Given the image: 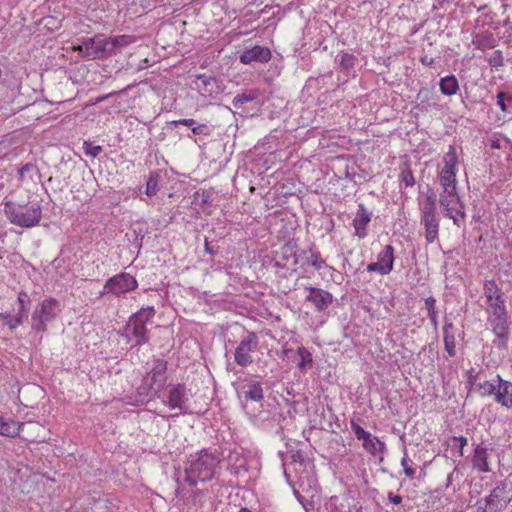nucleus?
<instances>
[{"instance_id":"nucleus-1","label":"nucleus","mask_w":512,"mask_h":512,"mask_svg":"<svg viewBox=\"0 0 512 512\" xmlns=\"http://www.w3.org/2000/svg\"><path fill=\"white\" fill-rule=\"evenodd\" d=\"M220 462L217 456L208 450H199L190 456L186 462V480L191 485L210 480L215 472V467Z\"/></svg>"},{"instance_id":"nucleus-2","label":"nucleus","mask_w":512,"mask_h":512,"mask_svg":"<svg viewBox=\"0 0 512 512\" xmlns=\"http://www.w3.org/2000/svg\"><path fill=\"white\" fill-rule=\"evenodd\" d=\"M419 211L426 243L432 244L438 239L440 219L437 214L436 195L430 188L424 199L419 200Z\"/></svg>"},{"instance_id":"nucleus-3","label":"nucleus","mask_w":512,"mask_h":512,"mask_svg":"<svg viewBox=\"0 0 512 512\" xmlns=\"http://www.w3.org/2000/svg\"><path fill=\"white\" fill-rule=\"evenodd\" d=\"M156 311L153 306L141 308L136 313L132 314L125 325L121 336L125 337L129 342L132 339L136 340V346H142L149 341V335L146 325L152 322Z\"/></svg>"},{"instance_id":"nucleus-4","label":"nucleus","mask_w":512,"mask_h":512,"mask_svg":"<svg viewBox=\"0 0 512 512\" xmlns=\"http://www.w3.org/2000/svg\"><path fill=\"white\" fill-rule=\"evenodd\" d=\"M4 212L8 220L22 228H31L39 224L42 218V209L38 203L19 204L6 202Z\"/></svg>"},{"instance_id":"nucleus-5","label":"nucleus","mask_w":512,"mask_h":512,"mask_svg":"<svg viewBox=\"0 0 512 512\" xmlns=\"http://www.w3.org/2000/svg\"><path fill=\"white\" fill-rule=\"evenodd\" d=\"M60 303L54 298L44 299L39 303L31 316V327L34 331L45 332L47 324L52 322L60 313Z\"/></svg>"},{"instance_id":"nucleus-6","label":"nucleus","mask_w":512,"mask_h":512,"mask_svg":"<svg viewBox=\"0 0 512 512\" xmlns=\"http://www.w3.org/2000/svg\"><path fill=\"white\" fill-rule=\"evenodd\" d=\"M73 50L83 57L92 59H105L112 56L109 38L102 34L83 39L81 44L73 47Z\"/></svg>"},{"instance_id":"nucleus-7","label":"nucleus","mask_w":512,"mask_h":512,"mask_svg":"<svg viewBox=\"0 0 512 512\" xmlns=\"http://www.w3.org/2000/svg\"><path fill=\"white\" fill-rule=\"evenodd\" d=\"M457 165L458 157L456 148L450 145L448 152L443 156V167L438 174L439 184L442 190H457Z\"/></svg>"},{"instance_id":"nucleus-8","label":"nucleus","mask_w":512,"mask_h":512,"mask_svg":"<svg viewBox=\"0 0 512 512\" xmlns=\"http://www.w3.org/2000/svg\"><path fill=\"white\" fill-rule=\"evenodd\" d=\"M138 287L137 280L129 273H119L109 278L103 289L99 292V297L111 294L116 297L124 296L126 293L135 290Z\"/></svg>"},{"instance_id":"nucleus-9","label":"nucleus","mask_w":512,"mask_h":512,"mask_svg":"<svg viewBox=\"0 0 512 512\" xmlns=\"http://www.w3.org/2000/svg\"><path fill=\"white\" fill-rule=\"evenodd\" d=\"M259 338L255 332H247L235 349L234 361L241 367H247L253 362L251 353L258 349Z\"/></svg>"},{"instance_id":"nucleus-10","label":"nucleus","mask_w":512,"mask_h":512,"mask_svg":"<svg viewBox=\"0 0 512 512\" xmlns=\"http://www.w3.org/2000/svg\"><path fill=\"white\" fill-rule=\"evenodd\" d=\"M439 203L445 212V216L452 219L453 223L460 227L457 216H454V211L460 214L462 219L465 218V212L457 190H442L439 195Z\"/></svg>"},{"instance_id":"nucleus-11","label":"nucleus","mask_w":512,"mask_h":512,"mask_svg":"<svg viewBox=\"0 0 512 512\" xmlns=\"http://www.w3.org/2000/svg\"><path fill=\"white\" fill-rule=\"evenodd\" d=\"M512 499L511 489L505 483H500L494 490L484 499L486 506L490 512L503 511Z\"/></svg>"},{"instance_id":"nucleus-12","label":"nucleus","mask_w":512,"mask_h":512,"mask_svg":"<svg viewBox=\"0 0 512 512\" xmlns=\"http://www.w3.org/2000/svg\"><path fill=\"white\" fill-rule=\"evenodd\" d=\"M487 322L496 337L493 344L499 349H507L510 335L508 317H487Z\"/></svg>"},{"instance_id":"nucleus-13","label":"nucleus","mask_w":512,"mask_h":512,"mask_svg":"<svg viewBox=\"0 0 512 512\" xmlns=\"http://www.w3.org/2000/svg\"><path fill=\"white\" fill-rule=\"evenodd\" d=\"M272 57L271 50L268 47L255 45L251 49L244 51L239 60L242 64L248 65L253 62L267 63Z\"/></svg>"},{"instance_id":"nucleus-14","label":"nucleus","mask_w":512,"mask_h":512,"mask_svg":"<svg viewBox=\"0 0 512 512\" xmlns=\"http://www.w3.org/2000/svg\"><path fill=\"white\" fill-rule=\"evenodd\" d=\"M193 83L203 97H211L220 92L219 81L214 76L205 74L197 75Z\"/></svg>"},{"instance_id":"nucleus-15","label":"nucleus","mask_w":512,"mask_h":512,"mask_svg":"<svg viewBox=\"0 0 512 512\" xmlns=\"http://www.w3.org/2000/svg\"><path fill=\"white\" fill-rule=\"evenodd\" d=\"M309 294L306 296V300L311 302L317 311H323L327 309L333 302V295L321 288L308 287Z\"/></svg>"},{"instance_id":"nucleus-16","label":"nucleus","mask_w":512,"mask_h":512,"mask_svg":"<svg viewBox=\"0 0 512 512\" xmlns=\"http://www.w3.org/2000/svg\"><path fill=\"white\" fill-rule=\"evenodd\" d=\"M494 398L502 407L512 409V382L502 379L499 374Z\"/></svg>"},{"instance_id":"nucleus-17","label":"nucleus","mask_w":512,"mask_h":512,"mask_svg":"<svg viewBox=\"0 0 512 512\" xmlns=\"http://www.w3.org/2000/svg\"><path fill=\"white\" fill-rule=\"evenodd\" d=\"M187 400L188 398L185 386L183 384H177L170 389L168 399L165 401V404L171 409H178L181 413H185L187 411Z\"/></svg>"},{"instance_id":"nucleus-18","label":"nucleus","mask_w":512,"mask_h":512,"mask_svg":"<svg viewBox=\"0 0 512 512\" xmlns=\"http://www.w3.org/2000/svg\"><path fill=\"white\" fill-rule=\"evenodd\" d=\"M371 212H369L363 203L358 205L355 218L353 219V227L355 229V235L359 239H364L367 236V225L371 221Z\"/></svg>"},{"instance_id":"nucleus-19","label":"nucleus","mask_w":512,"mask_h":512,"mask_svg":"<svg viewBox=\"0 0 512 512\" xmlns=\"http://www.w3.org/2000/svg\"><path fill=\"white\" fill-rule=\"evenodd\" d=\"M443 340L445 351L450 357H454L456 355L455 329L453 323L447 319L443 327Z\"/></svg>"},{"instance_id":"nucleus-20","label":"nucleus","mask_w":512,"mask_h":512,"mask_svg":"<svg viewBox=\"0 0 512 512\" xmlns=\"http://www.w3.org/2000/svg\"><path fill=\"white\" fill-rule=\"evenodd\" d=\"M166 370H167V361L164 359H156L154 360L153 368L151 369L149 375L151 374V379L154 384L158 386V389H161L166 382Z\"/></svg>"},{"instance_id":"nucleus-21","label":"nucleus","mask_w":512,"mask_h":512,"mask_svg":"<svg viewBox=\"0 0 512 512\" xmlns=\"http://www.w3.org/2000/svg\"><path fill=\"white\" fill-rule=\"evenodd\" d=\"M154 383L145 377L142 384L137 388V404H143L153 398L158 392V387L154 388Z\"/></svg>"},{"instance_id":"nucleus-22","label":"nucleus","mask_w":512,"mask_h":512,"mask_svg":"<svg viewBox=\"0 0 512 512\" xmlns=\"http://www.w3.org/2000/svg\"><path fill=\"white\" fill-rule=\"evenodd\" d=\"M377 262L383 269L385 274H389L393 269L394 263V248L391 245H386L377 256Z\"/></svg>"},{"instance_id":"nucleus-23","label":"nucleus","mask_w":512,"mask_h":512,"mask_svg":"<svg viewBox=\"0 0 512 512\" xmlns=\"http://www.w3.org/2000/svg\"><path fill=\"white\" fill-rule=\"evenodd\" d=\"M439 89L444 96H453L459 91V82L455 75H447L439 81Z\"/></svg>"},{"instance_id":"nucleus-24","label":"nucleus","mask_w":512,"mask_h":512,"mask_svg":"<svg viewBox=\"0 0 512 512\" xmlns=\"http://www.w3.org/2000/svg\"><path fill=\"white\" fill-rule=\"evenodd\" d=\"M351 429L358 440L363 441V448H375V443L379 442L376 437H373L369 432L365 431L360 425L351 421Z\"/></svg>"},{"instance_id":"nucleus-25","label":"nucleus","mask_w":512,"mask_h":512,"mask_svg":"<svg viewBox=\"0 0 512 512\" xmlns=\"http://www.w3.org/2000/svg\"><path fill=\"white\" fill-rule=\"evenodd\" d=\"M135 40H136V37L132 36V35H118L115 37H109V44H110L112 55H116L123 48L134 43Z\"/></svg>"},{"instance_id":"nucleus-26","label":"nucleus","mask_w":512,"mask_h":512,"mask_svg":"<svg viewBox=\"0 0 512 512\" xmlns=\"http://www.w3.org/2000/svg\"><path fill=\"white\" fill-rule=\"evenodd\" d=\"M483 293L486 298V302L497 300V298L504 297L503 292L498 287L494 280H486L483 286Z\"/></svg>"},{"instance_id":"nucleus-27","label":"nucleus","mask_w":512,"mask_h":512,"mask_svg":"<svg viewBox=\"0 0 512 512\" xmlns=\"http://www.w3.org/2000/svg\"><path fill=\"white\" fill-rule=\"evenodd\" d=\"M497 387V375L494 379L488 381L485 380L483 382H478L476 384V390L478 391L481 397H487L495 394V390Z\"/></svg>"},{"instance_id":"nucleus-28","label":"nucleus","mask_w":512,"mask_h":512,"mask_svg":"<svg viewBox=\"0 0 512 512\" xmlns=\"http://www.w3.org/2000/svg\"><path fill=\"white\" fill-rule=\"evenodd\" d=\"M297 354L300 358L297 366L302 371L305 372L308 368L312 366L313 359L310 351L304 346H300L297 349Z\"/></svg>"},{"instance_id":"nucleus-29","label":"nucleus","mask_w":512,"mask_h":512,"mask_svg":"<svg viewBox=\"0 0 512 512\" xmlns=\"http://www.w3.org/2000/svg\"><path fill=\"white\" fill-rule=\"evenodd\" d=\"M473 465L482 472L490 470L489 464L487 463V450H474Z\"/></svg>"},{"instance_id":"nucleus-30","label":"nucleus","mask_w":512,"mask_h":512,"mask_svg":"<svg viewBox=\"0 0 512 512\" xmlns=\"http://www.w3.org/2000/svg\"><path fill=\"white\" fill-rule=\"evenodd\" d=\"M257 91L255 90H249L241 94H237L233 100L232 104L236 109H240L244 106L247 102H252L257 98Z\"/></svg>"},{"instance_id":"nucleus-31","label":"nucleus","mask_w":512,"mask_h":512,"mask_svg":"<svg viewBox=\"0 0 512 512\" xmlns=\"http://www.w3.org/2000/svg\"><path fill=\"white\" fill-rule=\"evenodd\" d=\"M425 307L428 312V317L434 328L438 326V316L436 311V299L432 296L425 299Z\"/></svg>"},{"instance_id":"nucleus-32","label":"nucleus","mask_w":512,"mask_h":512,"mask_svg":"<svg viewBox=\"0 0 512 512\" xmlns=\"http://www.w3.org/2000/svg\"><path fill=\"white\" fill-rule=\"evenodd\" d=\"M497 105L501 109L502 112L507 113L512 109V93L508 94L504 91L498 92L497 96Z\"/></svg>"},{"instance_id":"nucleus-33","label":"nucleus","mask_w":512,"mask_h":512,"mask_svg":"<svg viewBox=\"0 0 512 512\" xmlns=\"http://www.w3.org/2000/svg\"><path fill=\"white\" fill-rule=\"evenodd\" d=\"M245 397L253 401H260L263 399V389L259 382H253L249 385L248 390L245 392Z\"/></svg>"},{"instance_id":"nucleus-34","label":"nucleus","mask_w":512,"mask_h":512,"mask_svg":"<svg viewBox=\"0 0 512 512\" xmlns=\"http://www.w3.org/2000/svg\"><path fill=\"white\" fill-rule=\"evenodd\" d=\"M403 468H404V472H405V475L408 477V478H412L415 473H416V469L417 467L419 466L417 464V462H415L410 456L409 454L406 452L404 457L402 458V462H401Z\"/></svg>"},{"instance_id":"nucleus-35","label":"nucleus","mask_w":512,"mask_h":512,"mask_svg":"<svg viewBox=\"0 0 512 512\" xmlns=\"http://www.w3.org/2000/svg\"><path fill=\"white\" fill-rule=\"evenodd\" d=\"M356 58L350 53H340L336 57L339 65L344 69H350L354 66Z\"/></svg>"},{"instance_id":"nucleus-36","label":"nucleus","mask_w":512,"mask_h":512,"mask_svg":"<svg viewBox=\"0 0 512 512\" xmlns=\"http://www.w3.org/2000/svg\"><path fill=\"white\" fill-rule=\"evenodd\" d=\"M2 320L11 330H14L23 323L24 317L23 314L19 313H17L15 316H12L9 313H5V318Z\"/></svg>"},{"instance_id":"nucleus-37","label":"nucleus","mask_w":512,"mask_h":512,"mask_svg":"<svg viewBox=\"0 0 512 512\" xmlns=\"http://www.w3.org/2000/svg\"><path fill=\"white\" fill-rule=\"evenodd\" d=\"M401 183H404L405 187H412L415 184V178L409 165L405 164L400 173Z\"/></svg>"},{"instance_id":"nucleus-38","label":"nucleus","mask_w":512,"mask_h":512,"mask_svg":"<svg viewBox=\"0 0 512 512\" xmlns=\"http://www.w3.org/2000/svg\"><path fill=\"white\" fill-rule=\"evenodd\" d=\"M306 263L316 270H320L325 266V261L322 259L320 252H312L306 259Z\"/></svg>"},{"instance_id":"nucleus-39","label":"nucleus","mask_w":512,"mask_h":512,"mask_svg":"<svg viewBox=\"0 0 512 512\" xmlns=\"http://www.w3.org/2000/svg\"><path fill=\"white\" fill-rule=\"evenodd\" d=\"M158 182H159L158 174H151L146 183V194L148 196L156 195V193L158 191Z\"/></svg>"},{"instance_id":"nucleus-40","label":"nucleus","mask_w":512,"mask_h":512,"mask_svg":"<svg viewBox=\"0 0 512 512\" xmlns=\"http://www.w3.org/2000/svg\"><path fill=\"white\" fill-rule=\"evenodd\" d=\"M489 65L493 68H498L504 65V57L503 53L500 50H495L493 53L487 58Z\"/></svg>"},{"instance_id":"nucleus-41","label":"nucleus","mask_w":512,"mask_h":512,"mask_svg":"<svg viewBox=\"0 0 512 512\" xmlns=\"http://www.w3.org/2000/svg\"><path fill=\"white\" fill-rule=\"evenodd\" d=\"M84 150L86 155L95 158L102 152V147L99 145H92L91 143L85 141Z\"/></svg>"},{"instance_id":"nucleus-42","label":"nucleus","mask_w":512,"mask_h":512,"mask_svg":"<svg viewBox=\"0 0 512 512\" xmlns=\"http://www.w3.org/2000/svg\"><path fill=\"white\" fill-rule=\"evenodd\" d=\"M0 434L5 436H14L17 434V428L14 423H0Z\"/></svg>"},{"instance_id":"nucleus-43","label":"nucleus","mask_w":512,"mask_h":512,"mask_svg":"<svg viewBox=\"0 0 512 512\" xmlns=\"http://www.w3.org/2000/svg\"><path fill=\"white\" fill-rule=\"evenodd\" d=\"M448 447L451 448H464L467 445V438L460 436V437H452L448 441Z\"/></svg>"},{"instance_id":"nucleus-44","label":"nucleus","mask_w":512,"mask_h":512,"mask_svg":"<svg viewBox=\"0 0 512 512\" xmlns=\"http://www.w3.org/2000/svg\"><path fill=\"white\" fill-rule=\"evenodd\" d=\"M192 133L194 135H204V136H208L210 135L211 133V130L210 128L204 124V123H197L192 129H191Z\"/></svg>"},{"instance_id":"nucleus-45","label":"nucleus","mask_w":512,"mask_h":512,"mask_svg":"<svg viewBox=\"0 0 512 512\" xmlns=\"http://www.w3.org/2000/svg\"><path fill=\"white\" fill-rule=\"evenodd\" d=\"M486 305H487L486 312H489L493 309H499L501 307L506 306L505 298L501 297V298H497V300H492V301L486 302Z\"/></svg>"},{"instance_id":"nucleus-46","label":"nucleus","mask_w":512,"mask_h":512,"mask_svg":"<svg viewBox=\"0 0 512 512\" xmlns=\"http://www.w3.org/2000/svg\"><path fill=\"white\" fill-rule=\"evenodd\" d=\"M27 298H28V295L24 291H21L17 297V301L19 303L18 313L23 314L24 318L27 317L26 310H25V301Z\"/></svg>"},{"instance_id":"nucleus-47","label":"nucleus","mask_w":512,"mask_h":512,"mask_svg":"<svg viewBox=\"0 0 512 512\" xmlns=\"http://www.w3.org/2000/svg\"><path fill=\"white\" fill-rule=\"evenodd\" d=\"M486 313H487V317H498V318L508 317V311H507L506 306L501 307L499 309H493Z\"/></svg>"},{"instance_id":"nucleus-48","label":"nucleus","mask_w":512,"mask_h":512,"mask_svg":"<svg viewBox=\"0 0 512 512\" xmlns=\"http://www.w3.org/2000/svg\"><path fill=\"white\" fill-rule=\"evenodd\" d=\"M172 124L176 127L178 125H184L190 127L191 129L197 124V122L192 118H183L179 120H175Z\"/></svg>"},{"instance_id":"nucleus-49","label":"nucleus","mask_w":512,"mask_h":512,"mask_svg":"<svg viewBox=\"0 0 512 512\" xmlns=\"http://www.w3.org/2000/svg\"><path fill=\"white\" fill-rule=\"evenodd\" d=\"M368 272H377L380 275H386L383 269L379 266L378 262H373L367 265Z\"/></svg>"},{"instance_id":"nucleus-50","label":"nucleus","mask_w":512,"mask_h":512,"mask_svg":"<svg viewBox=\"0 0 512 512\" xmlns=\"http://www.w3.org/2000/svg\"><path fill=\"white\" fill-rule=\"evenodd\" d=\"M479 377V373H476L474 374V370L471 369L470 371H468V384L470 386H475L476 387V384H478L476 382L477 378Z\"/></svg>"},{"instance_id":"nucleus-51","label":"nucleus","mask_w":512,"mask_h":512,"mask_svg":"<svg viewBox=\"0 0 512 512\" xmlns=\"http://www.w3.org/2000/svg\"><path fill=\"white\" fill-rule=\"evenodd\" d=\"M33 168H34V166H33L32 164H30V163L23 165V166L19 169V177H20V179H21V180H23V179H24V177H25V174H26L27 172H29L30 170H32Z\"/></svg>"},{"instance_id":"nucleus-52","label":"nucleus","mask_w":512,"mask_h":512,"mask_svg":"<svg viewBox=\"0 0 512 512\" xmlns=\"http://www.w3.org/2000/svg\"><path fill=\"white\" fill-rule=\"evenodd\" d=\"M387 497L389 501L393 504L399 505L402 502V496L398 494H392V492H388Z\"/></svg>"},{"instance_id":"nucleus-53","label":"nucleus","mask_w":512,"mask_h":512,"mask_svg":"<svg viewBox=\"0 0 512 512\" xmlns=\"http://www.w3.org/2000/svg\"><path fill=\"white\" fill-rule=\"evenodd\" d=\"M472 512H490V509L487 508V503L486 502L478 501L476 503L475 510L472 511Z\"/></svg>"},{"instance_id":"nucleus-54","label":"nucleus","mask_w":512,"mask_h":512,"mask_svg":"<svg viewBox=\"0 0 512 512\" xmlns=\"http://www.w3.org/2000/svg\"><path fill=\"white\" fill-rule=\"evenodd\" d=\"M420 62L427 67H432L435 63L434 58L428 57L427 55H424L420 58Z\"/></svg>"},{"instance_id":"nucleus-55","label":"nucleus","mask_w":512,"mask_h":512,"mask_svg":"<svg viewBox=\"0 0 512 512\" xmlns=\"http://www.w3.org/2000/svg\"><path fill=\"white\" fill-rule=\"evenodd\" d=\"M205 251L210 255H216L218 253V249H215L213 246H211L207 239H205Z\"/></svg>"},{"instance_id":"nucleus-56","label":"nucleus","mask_w":512,"mask_h":512,"mask_svg":"<svg viewBox=\"0 0 512 512\" xmlns=\"http://www.w3.org/2000/svg\"><path fill=\"white\" fill-rule=\"evenodd\" d=\"M237 456H238V453L236 451H233L230 453L229 459L232 460L233 457L237 458Z\"/></svg>"},{"instance_id":"nucleus-57","label":"nucleus","mask_w":512,"mask_h":512,"mask_svg":"<svg viewBox=\"0 0 512 512\" xmlns=\"http://www.w3.org/2000/svg\"><path fill=\"white\" fill-rule=\"evenodd\" d=\"M110 95H111V94H108V95H105V96H102V97L98 98V99H97V102H101V101H103V100L107 99Z\"/></svg>"},{"instance_id":"nucleus-58","label":"nucleus","mask_w":512,"mask_h":512,"mask_svg":"<svg viewBox=\"0 0 512 512\" xmlns=\"http://www.w3.org/2000/svg\"><path fill=\"white\" fill-rule=\"evenodd\" d=\"M454 216H457L458 218V223L460 224V220L463 221L464 219L461 218L460 214H457L456 211H454Z\"/></svg>"},{"instance_id":"nucleus-59","label":"nucleus","mask_w":512,"mask_h":512,"mask_svg":"<svg viewBox=\"0 0 512 512\" xmlns=\"http://www.w3.org/2000/svg\"><path fill=\"white\" fill-rule=\"evenodd\" d=\"M238 512H252V511L248 508H241Z\"/></svg>"},{"instance_id":"nucleus-60","label":"nucleus","mask_w":512,"mask_h":512,"mask_svg":"<svg viewBox=\"0 0 512 512\" xmlns=\"http://www.w3.org/2000/svg\"><path fill=\"white\" fill-rule=\"evenodd\" d=\"M3 318H5V313H0V319L2 320Z\"/></svg>"},{"instance_id":"nucleus-61","label":"nucleus","mask_w":512,"mask_h":512,"mask_svg":"<svg viewBox=\"0 0 512 512\" xmlns=\"http://www.w3.org/2000/svg\"><path fill=\"white\" fill-rule=\"evenodd\" d=\"M346 177L351 179V175L347 172Z\"/></svg>"}]
</instances>
